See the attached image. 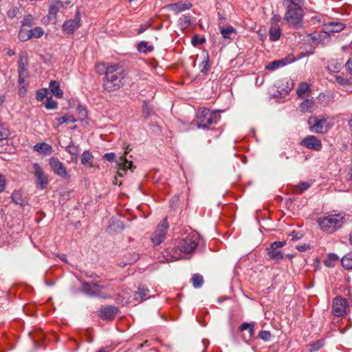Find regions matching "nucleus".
I'll return each mask as SVG.
<instances>
[{"label": "nucleus", "instance_id": "63", "mask_svg": "<svg viewBox=\"0 0 352 352\" xmlns=\"http://www.w3.org/2000/svg\"><path fill=\"white\" fill-rule=\"evenodd\" d=\"M348 124L351 130H352V118L349 120Z\"/></svg>", "mask_w": 352, "mask_h": 352}, {"label": "nucleus", "instance_id": "9", "mask_svg": "<svg viewBox=\"0 0 352 352\" xmlns=\"http://www.w3.org/2000/svg\"><path fill=\"white\" fill-rule=\"evenodd\" d=\"M131 149H129V146H127L125 148L124 154L117 160L116 164L118 167V175L120 177H122L125 171L128 169H132L133 168V162L131 160H129L126 159V155L129 153Z\"/></svg>", "mask_w": 352, "mask_h": 352}, {"label": "nucleus", "instance_id": "26", "mask_svg": "<svg viewBox=\"0 0 352 352\" xmlns=\"http://www.w3.org/2000/svg\"><path fill=\"white\" fill-rule=\"evenodd\" d=\"M93 158L94 156L89 151H85L81 155V163L85 166L91 167Z\"/></svg>", "mask_w": 352, "mask_h": 352}, {"label": "nucleus", "instance_id": "13", "mask_svg": "<svg viewBox=\"0 0 352 352\" xmlns=\"http://www.w3.org/2000/svg\"><path fill=\"white\" fill-rule=\"evenodd\" d=\"M49 164L55 174L63 178L67 177L68 174L64 164L57 157H51Z\"/></svg>", "mask_w": 352, "mask_h": 352}, {"label": "nucleus", "instance_id": "10", "mask_svg": "<svg viewBox=\"0 0 352 352\" xmlns=\"http://www.w3.org/2000/svg\"><path fill=\"white\" fill-rule=\"evenodd\" d=\"M327 119L328 117L325 116H323L320 118L317 117L310 118L308 121L309 124L311 125L309 130L316 133H325L326 130L324 129V125L327 122Z\"/></svg>", "mask_w": 352, "mask_h": 352}, {"label": "nucleus", "instance_id": "52", "mask_svg": "<svg viewBox=\"0 0 352 352\" xmlns=\"http://www.w3.org/2000/svg\"><path fill=\"white\" fill-rule=\"evenodd\" d=\"M286 84H287L286 89H283V90L280 91V94H287L292 89L293 82L291 80L287 81Z\"/></svg>", "mask_w": 352, "mask_h": 352}, {"label": "nucleus", "instance_id": "1", "mask_svg": "<svg viewBox=\"0 0 352 352\" xmlns=\"http://www.w3.org/2000/svg\"><path fill=\"white\" fill-rule=\"evenodd\" d=\"M200 239L199 234L192 231L187 236L180 240L177 248L166 251V261L173 262L184 258L183 254H192L198 245Z\"/></svg>", "mask_w": 352, "mask_h": 352}, {"label": "nucleus", "instance_id": "50", "mask_svg": "<svg viewBox=\"0 0 352 352\" xmlns=\"http://www.w3.org/2000/svg\"><path fill=\"white\" fill-rule=\"evenodd\" d=\"M336 82L341 85H345L349 84V80L340 76L337 75L335 76Z\"/></svg>", "mask_w": 352, "mask_h": 352}, {"label": "nucleus", "instance_id": "27", "mask_svg": "<svg viewBox=\"0 0 352 352\" xmlns=\"http://www.w3.org/2000/svg\"><path fill=\"white\" fill-rule=\"evenodd\" d=\"M342 62L338 60H331L327 63V69L332 72H338L342 65Z\"/></svg>", "mask_w": 352, "mask_h": 352}, {"label": "nucleus", "instance_id": "30", "mask_svg": "<svg viewBox=\"0 0 352 352\" xmlns=\"http://www.w3.org/2000/svg\"><path fill=\"white\" fill-rule=\"evenodd\" d=\"M192 16L190 15H182L178 21L179 25L182 29H186L190 26L192 23Z\"/></svg>", "mask_w": 352, "mask_h": 352}, {"label": "nucleus", "instance_id": "55", "mask_svg": "<svg viewBox=\"0 0 352 352\" xmlns=\"http://www.w3.org/2000/svg\"><path fill=\"white\" fill-rule=\"evenodd\" d=\"M103 157L109 162L116 161V154L114 153H107L103 155Z\"/></svg>", "mask_w": 352, "mask_h": 352}, {"label": "nucleus", "instance_id": "12", "mask_svg": "<svg viewBox=\"0 0 352 352\" xmlns=\"http://www.w3.org/2000/svg\"><path fill=\"white\" fill-rule=\"evenodd\" d=\"M33 168L34 170V175L36 178V187L39 189H44L47 184L48 179L45 176L43 168L38 163L33 164Z\"/></svg>", "mask_w": 352, "mask_h": 352}, {"label": "nucleus", "instance_id": "15", "mask_svg": "<svg viewBox=\"0 0 352 352\" xmlns=\"http://www.w3.org/2000/svg\"><path fill=\"white\" fill-rule=\"evenodd\" d=\"M102 287L97 283H82V292L89 296H97L101 292Z\"/></svg>", "mask_w": 352, "mask_h": 352}, {"label": "nucleus", "instance_id": "2", "mask_svg": "<svg viewBox=\"0 0 352 352\" xmlns=\"http://www.w3.org/2000/svg\"><path fill=\"white\" fill-rule=\"evenodd\" d=\"M126 75V71L118 65L108 66L103 80L104 89L109 92L118 90Z\"/></svg>", "mask_w": 352, "mask_h": 352}, {"label": "nucleus", "instance_id": "58", "mask_svg": "<svg viewBox=\"0 0 352 352\" xmlns=\"http://www.w3.org/2000/svg\"><path fill=\"white\" fill-rule=\"evenodd\" d=\"M347 71L352 75V58L349 59L346 63Z\"/></svg>", "mask_w": 352, "mask_h": 352}, {"label": "nucleus", "instance_id": "4", "mask_svg": "<svg viewBox=\"0 0 352 352\" xmlns=\"http://www.w3.org/2000/svg\"><path fill=\"white\" fill-rule=\"evenodd\" d=\"M320 228L324 232L333 234L340 230L345 222L344 217L340 213L326 214L317 220Z\"/></svg>", "mask_w": 352, "mask_h": 352}, {"label": "nucleus", "instance_id": "16", "mask_svg": "<svg viewBox=\"0 0 352 352\" xmlns=\"http://www.w3.org/2000/svg\"><path fill=\"white\" fill-rule=\"evenodd\" d=\"M18 75L21 76H28V58L25 53L22 52L19 55L18 60Z\"/></svg>", "mask_w": 352, "mask_h": 352}, {"label": "nucleus", "instance_id": "21", "mask_svg": "<svg viewBox=\"0 0 352 352\" xmlns=\"http://www.w3.org/2000/svg\"><path fill=\"white\" fill-rule=\"evenodd\" d=\"M151 296L149 295V289L144 285H140L138 287V291L135 292L134 293V298L135 300L140 302L148 299Z\"/></svg>", "mask_w": 352, "mask_h": 352}, {"label": "nucleus", "instance_id": "51", "mask_svg": "<svg viewBox=\"0 0 352 352\" xmlns=\"http://www.w3.org/2000/svg\"><path fill=\"white\" fill-rule=\"evenodd\" d=\"M6 179L5 176L0 173V193L2 192L6 188Z\"/></svg>", "mask_w": 352, "mask_h": 352}, {"label": "nucleus", "instance_id": "25", "mask_svg": "<svg viewBox=\"0 0 352 352\" xmlns=\"http://www.w3.org/2000/svg\"><path fill=\"white\" fill-rule=\"evenodd\" d=\"M281 36V30L279 27L271 26L269 30V36L271 41H278Z\"/></svg>", "mask_w": 352, "mask_h": 352}, {"label": "nucleus", "instance_id": "45", "mask_svg": "<svg viewBox=\"0 0 352 352\" xmlns=\"http://www.w3.org/2000/svg\"><path fill=\"white\" fill-rule=\"evenodd\" d=\"M28 76H19V85L20 88V91L22 92V90H23V93L26 91V87L28 85V83L25 81V78Z\"/></svg>", "mask_w": 352, "mask_h": 352}, {"label": "nucleus", "instance_id": "59", "mask_svg": "<svg viewBox=\"0 0 352 352\" xmlns=\"http://www.w3.org/2000/svg\"><path fill=\"white\" fill-rule=\"evenodd\" d=\"M149 28V25H142L138 30V34L144 32Z\"/></svg>", "mask_w": 352, "mask_h": 352}, {"label": "nucleus", "instance_id": "57", "mask_svg": "<svg viewBox=\"0 0 352 352\" xmlns=\"http://www.w3.org/2000/svg\"><path fill=\"white\" fill-rule=\"evenodd\" d=\"M143 111L147 116H150L152 110L147 104H144L143 107Z\"/></svg>", "mask_w": 352, "mask_h": 352}, {"label": "nucleus", "instance_id": "5", "mask_svg": "<svg viewBox=\"0 0 352 352\" xmlns=\"http://www.w3.org/2000/svg\"><path fill=\"white\" fill-rule=\"evenodd\" d=\"M199 129H208L210 125L216 124L220 120V116L206 108L199 109L197 114Z\"/></svg>", "mask_w": 352, "mask_h": 352}, {"label": "nucleus", "instance_id": "43", "mask_svg": "<svg viewBox=\"0 0 352 352\" xmlns=\"http://www.w3.org/2000/svg\"><path fill=\"white\" fill-rule=\"evenodd\" d=\"M45 107L47 109H56L58 107V102L51 97H49L47 98L46 102H45Z\"/></svg>", "mask_w": 352, "mask_h": 352}, {"label": "nucleus", "instance_id": "28", "mask_svg": "<svg viewBox=\"0 0 352 352\" xmlns=\"http://www.w3.org/2000/svg\"><path fill=\"white\" fill-rule=\"evenodd\" d=\"M11 199L13 203L20 206H23L26 204L25 201L23 198L21 192L19 190H14L12 193Z\"/></svg>", "mask_w": 352, "mask_h": 352}, {"label": "nucleus", "instance_id": "54", "mask_svg": "<svg viewBox=\"0 0 352 352\" xmlns=\"http://www.w3.org/2000/svg\"><path fill=\"white\" fill-rule=\"evenodd\" d=\"M206 39L204 38H198L197 36H194L192 40V43L193 45H197L198 44H202L205 42Z\"/></svg>", "mask_w": 352, "mask_h": 352}, {"label": "nucleus", "instance_id": "49", "mask_svg": "<svg viewBox=\"0 0 352 352\" xmlns=\"http://www.w3.org/2000/svg\"><path fill=\"white\" fill-rule=\"evenodd\" d=\"M271 333L269 331H261L259 333V337L261 339L265 341H268L271 338Z\"/></svg>", "mask_w": 352, "mask_h": 352}, {"label": "nucleus", "instance_id": "56", "mask_svg": "<svg viewBox=\"0 0 352 352\" xmlns=\"http://www.w3.org/2000/svg\"><path fill=\"white\" fill-rule=\"evenodd\" d=\"M77 111L82 117H86L87 114V111L85 108H84L82 105H78L77 107Z\"/></svg>", "mask_w": 352, "mask_h": 352}, {"label": "nucleus", "instance_id": "32", "mask_svg": "<svg viewBox=\"0 0 352 352\" xmlns=\"http://www.w3.org/2000/svg\"><path fill=\"white\" fill-rule=\"evenodd\" d=\"M140 258L139 254L135 252L129 253L125 256L124 265H131L135 263Z\"/></svg>", "mask_w": 352, "mask_h": 352}, {"label": "nucleus", "instance_id": "35", "mask_svg": "<svg viewBox=\"0 0 352 352\" xmlns=\"http://www.w3.org/2000/svg\"><path fill=\"white\" fill-rule=\"evenodd\" d=\"M56 120L58 122V125H61L64 123H69V122H75L76 120L74 118V117L72 115L65 114L63 116L58 117L56 118Z\"/></svg>", "mask_w": 352, "mask_h": 352}, {"label": "nucleus", "instance_id": "33", "mask_svg": "<svg viewBox=\"0 0 352 352\" xmlns=\"http://www.w3.org/2000/svg\"><path fill=\"white\" fill-rule=\"evenodd\" d=\"M339 257L333 253H330L327 256V258L324 261L325 266L328 267H332L335 265V262H337Z\"/></svg>", "mask_w": 352, "mask_h": 352}, {"label": "nucleus", "instance_id": "11", "mask_svg": "<svg viewBox=\"0 0 352 352\" xmlns=\"http://www.w3.org/2000/svg\"><path fill=\"white\" fill-rule=\"evenodd\" d=\"M300 145L308 149L319 151L322 149V142L319 138L314 135H307L301 142Z\"/></svg>", "mask_w": 352, "mask_h": 352}, {"label": "nucleus", "instance_id": "34", "mask_svg": "<svg viewBox=\"0 0 352 352\" xmlns=\"http://www.w3.org/2000/svg\"><path fill=\"white\" fill-rule=\"evenodd\" d=\"M284 65H285V62L283 60H274L265 65V69L267 70H276Z\"/></svg>", "mask_w": 352, "mask_h": 352}, {"label": "nucleus", "instance_id": "23", "mask_svg": "<svg viewBox=\"0 0 352 352\" xmlns=\"http://www.w3.org/2000/svg\"><path fill=\"white\" fill-rule=\"evenodd\" d=\"M49 88L52 94L58 98H62L63 96V92L60 88L58 82L56 80H51L50 82Z\"/></svg>", "mask_w": 352, "mask_h": 352}, {"label": "nucleus", "instance_id": "6", "mask_svg": "<svg viewBox=\"0 0 352 352\" xmlns=\"http://www.w3.org/2000/svg\"><path fill=\"white\" fill-rule=\"evenodd\" d=\"M168 228L169 226L167 219H164L163 221L157 226L156 230L154 232L151 238V241L154 245H160L164 241Z\"/></svg>", "mask_w": 352, "mask_h": 352}, {"label": "nucleus", "instance_id": "53", "mask_svg": "<svg viewBox=\"0 0 352 352\" xmlns=\"http://www.w3.org/2000/svg\"><path fill=\"white\" fill-rule=\"evenodd\" d=\"M311 184L308 182H300L297 188L300 190V192H303L306 190L307 188L310 187Z\"/></svg>", "mask_w": 352, "mask_h": 352}, {"label": "nucleus", "instance_id": "8", "mask_svg": "<svg viewBox=\"0 0 352 352\" xmlns=\"http://www.w3.org/2000/svg\"><path fill=\"white\" fill-rule=\"evenodd\" d=\"M286 244L285 241H274L267 249V255L271 260L278 261L283 257L280 248Z\"/></svg>", "mask_w": 352, "mask_h": 352}, {"label": "nucleus", "instance_id": "62", "mask_svg": "<svg viewBox=\"0 0 352 352\" xmlns=\"http://www.w3.org/2000/svg\"><path fill=\"white\" fill-rule=\"evenodd\" d=\"M15 54V52L13 50H8V52H7V54L9 56H12L13 55H14Z\"/></svg>", "mask_w": 352, "mask_h": 352}, {"label": "nucleus", "instance_id": "39", "mask_svg": "<svg viewBox=\"0 0 352 352\" xmlns=\"http://www.w3.org/2000/svg\"><path fill=\"white\" fill-rule=\"evenodd\" d=\"M341 263L345 269H352V256L351 254L345 255L342 258Z\"/></svg>", "mask_w": 352, "mask_h": 352}, {"label": "nucleus", "instance_id": "20", "mask_svg": "<svg viewBox=\"0 0 352 352\" xmlns=\"http://www.w3.org/2000/svg\"><path fill=\"white\" fill-rule=\"evenodd\" d=\"M192 3L188 0H182L175 3L167 5L166 8L176 13L189 10L192 7Z\"/></svg>", "mask_w": 352, "mask_h": 352}, {"label": "nucleus", "instance_id": "41", "mask_svg": "<svg viewBox=\"0 0 352 352\" xmlns=\"http://www.w3.org/2000/svg\"><path fill=\"white\" fill-rule=\"evenodd\" d=\"M138 50L140 52L146 53L147 52H151L153 50L152 45H148V43L146 41H141L138 45Z\"/></svg>", "mask_w": 352, "mask_h": 352}, {"label": "nucleus", "instance_id": "40", "mask_svg": "<svg viewBox=\"0 0 352 352\" xmlns=\"http://www.w3.org/2000/svg\"><path fill=\"white\" fill-rule=\"evenodd\" d=\"M192 285L195 288L200 287L204 283L203 276L199 274H195L192 278Z\"/></svg>", "mask_w": 352, "mask_h": 352}, {"label": "nucleus", "instance_id": "14", "mask_svg": "<svg viewBox=\"0 0 352 352\" xmlns=\"http://www.w3.org/2000/svg\"><path fill=\"white\" fill-rule=\"evenodd\" d=\"M80 15L79 12H76L74 19L64 22L63 25V31L66 34H71L80 27Z\"/></svg>", "mask_w": 352, "mask_h": 352}, {"label": "nucleus", "instance_id": "47", "mask_svg": "<svg viewBox=\"0 0 352 352\" xmlns=\"http://www.w3.org/2000/svg\"><path fill=\"white\" fill-rule=\"evenodd\" d=\"M47 90L46 89H42L37 91L36 98L38 100H43L47 97Z\"/></svg>", "mask_w": 352, "mask_h": 352}, {"label": "nucleus", "instance_id": "42", "mask_svg": "<svg viewBox=\"0 0 352 352\" xmlns=\"http://www.w3.org/2000/svg\"><path fill=\"white\" fill-rule=\"evenodd\" d=\"M30 34L32 35V38H39L43 34V29L41 27H36L34 29L30 30Z\"/></svg>", "mask_w": 352, "mask_h": 352}, {"label": "nucleus", "instance_id": "60", "mask_svg": "<svg viewBox=\"0 0 352 352\" xmlns=\"http://www.w3.org/2000/svg\"><path fill=\"white\" fill-rule=\"evenodd\" d=\"M279 20H280V16H274L272 18L271 21H272V23H275L278 22Z\"/></svg>", "mask_w": 352, "mask_h": 352}, {"label": "nucleus", "instance_id": "31", "mask_svg": "<svg viewBox=\"0 0 352 352\" xmlns=\"http://www.w3.org/2000/svg\"><path fill=\"white\" fill-rule=\"evenodd\" d=\"M219 30L223 38H230L231 35L235 32V29L231 25L226 28L219 25Z\"/></svg>", "mask_w": 352, "mask_h": 352}, {"label": "nucleus", "instance_id": "3", "mask_svg": "<svg viewBox=\"0 0 352 352\" xmlns=\"http://www.w3.org/2000/svg\"><path fill=\"white\" fill-rule=\"evenodd\" d=\"M297 0H286L288 3L286 7L283 19L290 28L300 29L303 27L304 10L296 2Z\"/></svg>", "mask_w": 352, "mask_h": 352}, {"label": "nucleus", "instance_id": "48", "mask_svg": "<svg viewBox=\"0 0 352 352\" xmlns=\"http://www.w3.org/2000/svg\"><path fill=\"white\" fill-rule=\"evenodd\" d=\"M66 151L72 155H74L75 157V161H77V155H78V148L76 146H69L66 148Z\"/></svg>", "mask_w": 352, "mask_h": 352}, {"label": "nucleus", "instance_id": "24", "mask_svg": "<svg viewBox=\"0 0 352 352\" xmlns=\"http://www.w3.org/2000/svg\"><path fill=\"white\" fill-rule=\"evenodd\" d=\"M310 92V87L307 82H301L296 90V94L300 98H305L308 96Z\"/></svg>", "mask_w": 352, "mask_h": 352}, {"label": "nucleus", "instance_id": "19", "mask_svg": "<svg viewBox=\"0 0 352 352\" xmlns=\"http://www.w3.org/2000/svg\"><path fill=\"white\" fill-rule=\"evenodd\" d=\"M63 8V3L62 1L57 0L52 2L49 8L47 19L50 21L55 23L57 18V14L60 9Z\"/></svg>", "mask_w": 352, "mask_h": 352}, {"label": "nucleus", "instance_id": "64", "mask_svg": "<svg viewBox=\"0 0 352 352\" xmlns=\"http://www.w3.org/2000/svg\"><path fill=\"white\" fill-rule=\"evenodd\" d=\"M349 240L350 243L352 245V232L349 234Z\"/></svg>", "mask_w": 352, "mask_h": 352}, {"label": "nucleus", "instance_id": "37", "mask_svg": "<svg viewBox=\"0 0 352 352\" xmlns=\"http://www.w3.org/2000/svg\"><path fill=\"white\" fill-rule=\"evenodd\" d=\"M19 38L21 41H27L32 38V35L30 34V30H25L21 28L19 32Z\"/></svg>", "mask_w": 352, "mask_h": 352}, {"label": "nucleus", "instance_id": "44", "mask_svg": "<svg viewBox=\"0 0 352 352\" xmlns=\"http://www.w3.org/2000/svg\"><path fill=\"white\" fill-rule=\"evenodd\" d=\"M324 344V341L322 340H318L316 342L312 343L309 346L310 352H314L319 350Z\"/></svg>", "mask_w": 352, "mask_h": 352}, {"label": "nucleus", "instance_id": "18", "mask_svg": "<svg viewBox=\"0 0 352 352\" xmlns=\"http://www.w3.org/2000/svg\"><path fill=\"white\" fill-rule=\"evenodd\" d=\"M118 313V309L115 306H104L100 309L99 316L102 319L112 320Z\"/></svg>", "mask_w": 352, "mask_h": 352}, {"label": "nucleus", "instance_id": "22", "mask_svg": "<svg viewBox=\"0 0 352 352\" xmlns=\"http://www.w3.org/2000/svg\"><path fill=\"white\" fill-rule=\"evenodd\" d=\"M34 149L38 153L45 155H50L53 152L52 146L45 142L36 144L34 146Z\"/></svg>", "mask_w": 352, "mask_h": 352}, {"label": "nucleus", "instance_id": "17", "mask_svg": "<svg viewBox=\"0 0 352 352\" xmlns=\"http://www.w3.org/2000/svg\"><path fill=\"white\" fill-rule=\"evenodd\" d=\"M344 27L345 26L343 23L339 22H330L325 23L323 26L322 32L319 36H321L322 34L329 35L331 33L340 32L344 28Z\"/></svg>", "mask_w": 352, "mask_h": 352}, {"label": "nucleus", "instance_id": "61", "mask_svg": "<svg viewBox=\"0 0 352 352\" xmlns=\"http://www.w3.org/2000/svg\"><path fill=\"white\" fill-rule=\"evenodd\" d=\"M225 17L221 14V13H218V20H219V23H222L223 21L225 20Z\"/></svg>", "mask_w": 352, "mask_h": 352}, {"label": "nucleus", "instance_id": "46", "mask_svg": "<svg viewBox=\"0 0 352 352\" xmlns=\"http://www.w3.org/2000/svg\"><path fill=\"white\" fill-rule=\"evenodd\" d=\"M9 135V131L0 121V140H6Z\"/></svg>", "mask_w": 352, "mask_h": 352}, {"label": "nucleus", "instance_id": "38", "mask_svg": "<svg viewBox=\"0 0 352 352\" xmlns=\"http://www.w3.org/2000/svg\"><path fill=\"white\" fill-rule=\"evenodd\" d=\"M199 68H200L201 72L204 74H207L208 72L209 71L210 65H209V57H208V54H206L204 59L199 64Z\"/></svg>", "mask_w": 352, "mask_h": 352}, {"label": "nucleus", "instance_id": "7", "mask_svg": "<svg viewBox=\"0 0 352 352\" xmlns=\"http://www.w3.org/2000/svg\"><path fill=\"white\" fill-rule=\"evenodd\" d=\"M349 305L347 300L341 297L336 296L332 304V313L335 316H343L347 313Z\"/></svg>", "mask_w": 352, "mask_h": 352}, {"label": "nucleus", "instance_id": "36", "mask_svg": "<svg viewBox=\"0 0 352 352\" xmlns=\"http://www.w3.org/2000/svg\"><path fill=\"white\" fill-rule=\"evenodd\" d=\"M240 331H244L245 330L248 332V338H251L254 335V325L248 322H243L239 327Z\"/></svg>", "mask_w": 352, "mask_h": 352}, {"label": "nucleus", "instance_id": "29", "mask_svg": "<svg viewBox=\"0 0 352 352\" xmlns=\"http://www.w3.org/2000/svg\"><path fill=\"white\" fill-rule=\"evenodd\" d=\"M314 106V102L311 99H306L300 104V109L303 112H311Z\"/></svg>", "mask_w": 352, "mask_h": 352}]
</instances>
